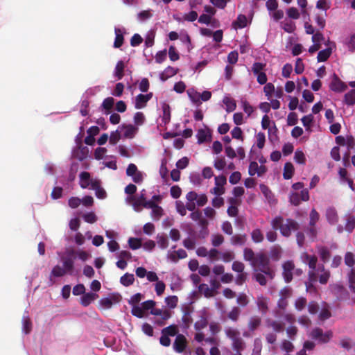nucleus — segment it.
<instances>
[{"label":"nucleus","mask_w":355,"mask_h":355,"mask_svg":"<svg viewBox=\"0 0 355 355\" xmlns=\"http://www.w3.org/2000/svg\"><path fill=\"white\" fill-rule=\"evenodd\" d=\"M198 290L201 293H203L205 297H211L214 296L215 293L213 291V289L209 288L206 284H201L198 286Z\"/></svg>","instance_id":"nucleus-34"},{"label":"nucleus","mask_w":355,"mask_h":355,"mask_svg":"<svg viewBox=\"0 0 355 355\" xmlns=\"http://www.w3.org/2000/svg\"><path fill=\"white\" fill-rule=\"evenodd\" d=\"M225 334L227 338L232 340V341L240 338L239 331L233 327H226L225 329Z\"/></svg>","instance_id":"nucleus-24"},{"label":"nucleus","mask_w":355,"mask_h":355,"mask_svg":"<svg viewBox=\"0 0 355 355\" xmlns=\"http://www.w3.org/2000/svg\"><path fill=\"white\" fill-rule=\"evenodd\" d=\"M261 324V318L258 315H254L250 318L248 322V328L250 331H254Z\"/></svg>","instance_id":"nucleus-18"},{"label":"nucleus","mask_w":355,"mask_h":355,"mask_svg":"<svg viewBox=\"0 0 355 355\" xmlns=\"http://www.w3.org/2000/svg\"><path fill=\"white\" fill-rule=\"evenodd\" d=\"M223 102L226 105V111L227 112H233L236 107V101L230 97L225 96Z\"/></svg>","instance_id":"nucleus-33"},{"label":"nucleus","mask_w":355,"mask_h":355,"mask_svg":"<svg viewBox=\"0 0 355 355\" xmlns=\"http://www.w3.org/2000/svg\"><path fill=\"white\" fill-rule=\"evenodd\" d=\"M143 42V38L139 34L135 33L130 39V45L132 46H137Z\"/></svg>","instance_id":"nucleus-62"},{"label":"nucleus","mask_w":355,"mask_h":355,"mask_svg":"<svg viewBox=\"0 0 355 355\" xmlns=\"http://www.w3.org/2000/svg\"><path fill=\"white\" fill-rule=\"evenodd\" d=\"M252 266L254 268V272H261L270 279L275 277V271L270 266V258L263 252L257 254V259Z\"/></svg>","instance_id":"nucleus-4"},{"label":"nucleus","mask_w":355,"mask_h":355,"mask_svg":"<svg viewBox=\"0 0 355 355\" xmlns=\"http://www.w3.org/2000/svg\"><path fill=\"white\" fill-rule=\"evenodd\" d=\"M145 121V116L141 112H138L135 114L134 122L137 125H141Z\"/></svg>","instance_id":"nucleus-60"},{"label":"nucleus","mask_w":355,"mask_h":355,"mask_svg":"<svg viewBox=\"0 0 355 355\" xmlns=\"http://www.w3.org/2000/svg\"><path fill=\"white\" fill-rule=\"evenodd\" d=\"M310 337L319 343L325 344L329 343L333 337V333L330 330L324 332L321 328L315 327L311 330Z\"/></svg>","instance_id":"nucleus-5"},{"label":"nucleus","mask_w":355,"mask_h":355,"mask_svg":"<svg viewBox=\"0 0 355 355\" xmlns=\"http://www.w3.org/2000/svg\"><path fill=\"white\" fill-rule=\"evenodd\" d=\"M326 218L331 225H334L338 222V217L337 211L334 207H329L326 211Z\"/></svg>","instance_id":"nucleus-20"},{"label":"nucleus","mask_w":355,"mask_h":355,"mask_svg":"<svg viewBox=\"0 0 355 355\" xmlns=\"http://www.w3.org/2000/svg\"><path fill=\"white\" fill-rule=\"evenodd\" d=\"M241 310L239 306H233L227 313V318L233 322H237L239 319Z\"/></svg>","instance_id":"nucleus-32"},{"label":"nucleus","mask_w":355,"mask_h":355,"mask_svg":"<svg viewBox=\"0 0 355 355\" xmlns=\"http://www.w3.org/2000/svg\"><path fill=\"white\" fill-rule=\"evenodd\" d=\"M80 186L83 189L88 188L90 186V189L92 188V182L97 179H92L89 173L83 171L81 172L80 175Z\"/></svg>","instance_id":"nucleus-12"},{"label":"nucleus","mask_w":355,"mask_h":355,"mask_svg":"<svg viewBox=\"0 0 355 355\" xmlns=\"http://www.w3.org/2000/svg\"><path fill=\"white\" fill-rule=\"evenodd\" d=\"M121 296L119 293L112 294L109 297H105L100 300V304L105 309H110L114 304L118 303L121 301Z\"/></svg>","instance_id":"nucleus-10"},{"label":"nucleus","mask_w":355,"mask_h":355,"mask_svg":"<svg viewBox=\"0 0 355 355\" xmlns=\"http://www.w3.org/2000/svg\"><path fill=\"white\" fill-rule=\"evenodd\" d=\"M162 110H163L162 121L165 124L168 123L171 120L170 106L168 104L164 103L162 105Z\"/></svg>","instance_id":"nucleus-38"},{"label":"nucleus","mask_w":355,"mask_h":355,"mask_svg":"<svg viewBox=\"0 0 355 355\" xmlns=\"http://www.w3.org/2000/svg\"><path fill=\"white\" fill-rule=\"evenodd\" d=\"M162 215L163 209L161 207L157 205L155 208L152 209L151 216L154 218L155 220H159Z\"/></svg>","instance_id":"nucleus-61"},{"label":"nucleus","mask_w":355,"mask_h":355,"mask_svg":"<svg viewBox=\"0 0 355 355\" xmlns=\"http://www.w3.org/2000/svg\"><path fill=\"white\" fill-rule=\"evenodd\" d=\"M251 238L252 240L257 243H261L264 239L263 234L259 228L252 230L251 232Z\"/></svg>","instance_id":"nucleus-35"},{"label":"nucleus","mask_w":355,"mask_h":355,"mask_svg":"<svg viewBox=\"0 0 355 355\" xmlns=\"http://www.w3.org/2000/svg\"><path fill=\"white\" fill-rule=\"evenodd\" d=\"M208 136H209L208 132L206 130H205L203 129H200L198 131L197 135H196V137L198 139V142L199 144L204 143L205 141H207Z\"/></svg>","instance_id":"nucleus-52"},{"label":"nucleus","mask_w":355,"mask_h":355,"mask_svg":"<svg viewBox=\"0 0 355 355\" xmlns=\"http://www.w3.org/2000/svg\"><path fill=\"white\" fill-rule=\"evenodd\" d=\"M345 230L351 233L355 228V216L349 215L347 218V223L345 224Z\"/></svg>","instance_id":"nucleus-43"},{"label":"nucleus","mask_w":355,"mask_h":355,"mask_svg":"<svg viewBox=\"0 0 355 355\" xmlns=\"http://www.w3.org/2000/svg\"><path fill=\"white\" fill-rule=\"evenodd\" d=\"M232 269L235 272L241 273L244 271L245 265L241 261H235L232 265Z\"/></svg>","instance_id":"nucleus-59"},{"label":"nucleus","mask_w":355,"mask_h":355,"mask_svg":"<svg viewBox=\"0 0 355 355\" xmlns=\"http://www.w3.org/2000/svg\"><path fill=\"white\" fill-rule=\"evenodd\" d=\"M114 32L116 37L114 42V47L120 48L123 45L124 41L123 33L118 28H115Z\"/></svg>","instance_id":"nucleus-29"},{"label":"nucleus","mask_w":355,"mask_h":355,"mask_svg":"<svg viewBox=\"0 0 355 355\" xmlns=\"http://www.w3.org/2000/svg\"><path fill=\"white\" fill-rule=\"evenodd\" d=\"M227 182L226 177L223 175L215 177V187L212 189L211 193L218 196L225 193L224 185Z\"/></svg>","instance_id":"nucleus-7"},{"label":"nucleus","mask_w":355,"mask_h":355,"mask_svg":"<svg viewBox=\"0 0 355 355\" xmlns=\"http://www.w3.org/2000/svg\"><path fill=\"white\" fill-rule=\"evenodd\" d=\"M345 263L352 268L355 263L354 256L353 253L347 252L345 255Z\"/></svg>","instance_id":"nucleus-56"},{"label":"nucleus","mask_w":355,"mask_h":355,"mask_svg":"<svg viewBox=\"0 0 355 355\" xmlns=\"http://www.w3.org/2000/svg\"><path fill=\"white\" fill-rule=\"evenodd\" d=\"M91 189L95 190V195L99 199H104L107 196L106 191L101 187L100 180H94Z\"/></svg>","instance_id":"nucleus-15"},{"label":"nucleus","mask_w":355,"mask_h":355,"mask_svg":"<svg viewBox=\"0 0 355 355\" xmlns=\"http://www.w3.org/2000/svg\"><path fill=\"white\" fill-rule=\"evenodd\" d=\"M272 228L274 230H279L282 236L288 238L292 232L297 231L300 229V224L293 218H284L282 216H277L270 222Z\"/></svg>","instance_id":"nucleus-3"},{"label":"nucleus","mask_w":355,"mask_h":355,"mask_svg":"<svg viewBox=\"0 0 355 355\" xmlns=\"http://www.w3.org/2000/svg\"><path fill=\"white\" fill-rule=\"evenodd\" d=\"M329 87L332 91L336 92H344L347 88V85L335 73L334 74V78Z\"/></svg>","instance_id":"nucleus-11"},{"label":"nucleus","mask_w":355,"mask_h":355,"mask_svg":"<svg viewBox=\"0 0 355 355\" xmlns=\"http://www.w3.org/2000/svg\"><path fill=\"white\" fill-rule=\"evenodd\" d=\"M260 189L264 196L268 200L269 202H271L272 198H273V194L270 189L265 184H260Z\"/></svg>","instance_id":"nucleus-48"},{"label":"nucleus","mask_w":355,"mask_h":355,"mask_svg":"<svg viewBox=\"0 0 355 355\" xmlns=\"http://www.w3.org/2000/svg\"><path fill=\"white\" fill-rule=\"evenodd\" d=\"M76 258V252L73 250L67 251L60 259L62 263L63 267L59 265L54 266L51 270L49 286H52L54 281L52 279V276L55 277H60L64 276L66 274L72 275L74 270V261Z\"/></svg>","instance_id":"nucleus-2"},{"label":"nucleus","mask_w":355,"mask_h":355,"mask_svg":"<svg viewBox=\"0 0 355 355\" xmlns=\"http://www.w3.org/2000/svg\"><path fill=\"white\" fill-rule=\"evenodd\" d=\"M165 302L169 308L174 309L177 306L178 298L175 295L168 296L165 298Z\"/></svg>","instance_id":"nucleus-47"},{"label":"nucleus","mask_w":355,"mask_h":355,"mask_svg":"<svg viewBox=\"0 0 355 355\" xmlns=\"http://www.w3.org/2000/svg\"><path fill=\"white\" fill-rule=\"evenodd\" d=\"M331 53L332 49L330 47L320 51L317 56L318 62H320L327 61L331 55Z\"/></svg>","instance_id":"nucleus-26"},{"label":"nucleus","mask_w":355,"mask_h":355,"mask_svg":"<svg viewBox=\"0 0 355 355\" xmlns=\"http://www.w3.org/2000/svg\"><path fill=\"white\" fill-rule=\"evenodd\" d=\"M187 94L189 95V98L191 101L196 103V104H200V93L192 89V90H188Z\"/></svg>","instance_id":"nucleus-46"},{"label":"nucleus","mask_w":355,"mask_h":355,"mask_svg":"<svg viewBox=\"0 0 355 355\" xmlns=\"http://www.w3.org/2000/svg\"><path fill=\"white\" fill-rule=\"evenodd\" d=\"M294 173V167L291 162H286L284 164L283 177L285 180L291 179Z\"/></svg>","instance_id":"nucleus-30"},{"label":"nucleus","mask_w":355,"mask_h":355,"mask_svg":"<svg viewBox=\"0 0 355 355\" xmlns=\"http://www.w3.org/2000/svg\"><path fill=\"white\" fill-rule=\"evenodd\" d=\"M128 242L129 247L132 250H137L142 246L141 239L130 237Z\"/></svg>","instance_id":"nucleus-41"},{"label":"nucleus","mask_w":355,"mask_h":355,"mask_svg":"<svg viewBox=\"0 0 355 355\" xmlns=\"http://www.w3.org/2000/svg\"><path fill=\"white\" fill-rule=\"evenodd\" d=\"M245 347V343L241 337L232 341V348L234 351H243Z\"/></svg>","instance_id":"nucleus-36"},{"label":"nucleus","mask_w":355,"mask_h":355,"mask_svg":"<svg viewBox=\"0 0 355 355\" xmlns=\"http://www.w3.org/2000/svg\"><path fill=\"white\" fill-rule=\"evenodd\" d=\"M282 253L283 250L281 246L279 245H275L270 248L269 256L272 261H277L282 258Z\"/></svg>","instance_id":"nucleus-16"},{"label":"nucleus","mask_w":355,"mask_h":355,"mask_svg":"<svg viewBox=\"0 0 355 355\" xmlns=\"http://www.w3.org/2000/svg\"><path fill=\"white\" fill-rule=\"evenodd\" d=\"M128 200L132 202L134 209L136 211H140V207L144 206V202L146 201V197L144 193H141L138 198L130 196Z\"/></svg>","instance_id":"nucleus-13"},{"label":"nucleus","mask_w":355,"mask_h":355,"mask_svg":"<svg viewBox=\"0 0 355 355\" xmlns=\"http://www.w3.org/2000/svg\"><path fill=\"white\" fill-rule=\"evenodd\" d=\"M266 325L269 328H272L275 332H282L284 329V324L277 320H268Z\"/></svg>","instance_id":"nucleus-22"},{"label":"nucleus","mask_w":355,"mask_h":355,"mask_svg":"<svg viewBox=\"0 0 355 355\" xmlns=\"http://www.w3.org/2000/svg\"><path fill=\"white\" fill-rule=\"evenodd\" d=\"M344 102L347 105H353L355 104V89L350 90L345 94Z\"/></svg>","instance_id":"nucleus-37"},{"label":"nucleus","mask_w":355,"mask_h":355,"mask_svg":"<svg viewBox=\"0 0 355 355\" xmlns=\"http://www.w3.org/2000/svg\"><path fill=\"white\" fill-rule=\"evenodd\" d=\"M265 67L266 64L261 62H254L252 67V71L254 75L262 73V71L264 69Z\"/></svg>","instance_id":"nucleus-58"},{"label":"nucleus","mask_w":355,"mask_h":355,"mask_svg":"<svg viewBox=\"0 0 355 355\" xmlns=\"http://www.w3.org/2000/svg\"><path fill=\"white\" fill-rule=\"evenodd\" d=\"M114 103V99L112 97H107L104 99L102 103V107L107 111H110Z\"/></svg>","instance_id":"nucleus-55"},{"label":"nucleus","mask_w":355,"mask_h":355,"mask_svg":"<svg viewBox=\"0 0 355 355\" xmlns=\"http://www.w3.org/2000/svg\"><path fill=\"white\" fill-rule=\"evenodd\" d=\"M32 329V322L28 317L23 318V331L26 334H29Z\"/></svg>","instance_id":"nucleus-50"},{"label":"nucleus","mask_w":355,"mask_h":355,"mask_svg":"<svg viewBox=\"0 0 355 355\" xmlns=\"http://www.w3.org/2000/svg\"><path fill=\"white\" fill-rule=\"evenodd\" d=\"M153 93L146 94H139L135 97V107L136 109H143L147 105V103L152 98Z\"/></svg>","instance_id":"nucleus-9"},{"label":"nucleus","mask_w":355,"mask_h":355,"mask_svg":"<svg viewBox=\"0 0 355 355\" xmlns=\"http://www.w3.org/2000/svg\"><path fill=\"white\" fill-rule=\"evenodd\" d=\"M135 282V277L133 274L125 273L120 278V283L124 286H129L133 284Z\"/></svg>","instance_id":"nucleus-25"},{"label":"nucleus","mask_w":355,"mask_h":355,"mask_svg":"<svg viewBox=\"0 0 355 355\" xmlns=\"http://www.w3.org/2000/svg\"><path fill=\"white\" fill-rule=\"evenodd\" d=\"M125 64L122 60L118 61L114 69V76L118 80H121L124 76Z\"/></svg>","instance_id":"nucleus-31"},{"label":"nucleus","mask_w":355,"mask_h":355,"mask_svg":"<svg viewBox=\"0 0 355 355\" xmlns=\"http://www.w3.org/2000/svg\"><path fill=\"white\" fill-rule=\"evenodd\" d=\"M235 257V255L232 251H226L220 253V258L224 262H230L232 261Z\"/></svg>","instance_id":"nucleus-57"},{"label":"nucleus","mask_w":355,"mask_h":355,"mask_svg":"<svg viewBox=\"0 0 355 355\" xmlns=\"http://www.w3.org/2000/svg\"><path fill=\"white\" fill-rule=\"evenodd\" d=\"M241 178V174L239 171L233 172L229 178V182L232 184H237Z\"/></svg>","instance_id":"nucleus-64"},{"label":"nucleus","mask_w":355,"mask_h":355,"mask_svg":"<svg viewBox=\"0 0 355 355\" xmlns=\"http://www.w3.org/2000/svg\"><path fill=\"white\" fill-rule=\"evenodd\" d=\"M224 241V237L221 234H214L211 238V243L214 247H218Z\"/></svg>","instance_id":"nucleus-54"},{"label":"nucleus","mask_w":355,"mask_h":355,"mask_svg":"<svg viewBox=\"0 0 355 355\" xmlns=\"http://www.w3.org/2000/svg\"><path fill=\"white\" fill-rule=\"evenodd\" d=\"M179 329L177 325L171 324L162 329L161 334H165L168 336H175L178 334Z\"/></svg>","instance_id":"nucleus-23"},{"label":"nucleus","mask_w":355,"mask_h":355,"mask_svg":"<svg viewBox=\"0 0 355 355\" xmlns=\"http://www.w3.org/2000/svg\"><path fill=\"white\" fill-rule=\"evenodd\" d=\"M266 275L261 272H256L254 275V277L256 279V281L261 285V286H266L267 284V280L266 278Z\"/></svg>","instance_id":"nucleus-53"},{"label":"nucleus","mask_w":355,"mask_h":355,"mask_svg":"<svg viewBox=\"0 0 355 355\" xmlns=\"http://www.w3.org/2000/svg\"><path fill=\"white\" fill-rule=\"evenodd\" d=\"M306 299L304 297H300L295 300V307L298 311L304 309L306 305Z\"/></svg>","instance_id":"nucleus-51"},{"label":"nucleus","mask_w":355,"mask_h":355,"mask_svg":"<svg viewBox=\"0 0 355 355\" xmlns=\"http://www.w3.org/2000/svg\"><path fill=\"white\" fill-rule=\"evenodd\" d=\"M290 202L294 206H298L302 202L298 193H292L289 197Z\"/></svg>","instance_id":"nucleus-63"},{"label":"nucleus","mask_w":355,"mask_h":355,"mask_svg":"<svg viewBox=\"0 0 355 355\" xmlns=\"http://www.w3.org/2000/svg\"><path fill=\"white\" fill-rule=\"evenodd\" d=\"M98 297V295L94 293H84L81 297L80 304L83 306H87L92 303V302L95 300Z\"/></svg>","instance_id":"nucleus-19"},{"label":"nucleus","mask_w":355,"mask_h":355,"mask_svg":"<svg viewBox=\"0 0 355 355\" xmlns=\"http://www.w3.org/2000/svg\"><path fill=\"white\" fill-rule=\"evenodd\" d=\"M122 128L125 130L123 137L125 138L134 137L136 132L137 131V128L131 124L123 125Z\"/></svg>","instance_id":"nucleus-27"},{"label":"nucleus","mask_w":355,"mask_h":355,"mask_svg":"<svg viewBox=\"0 0 355 355\" xmlns=\"http://www.w3.org/2000/svg\"><path fill=\"white\" fill-rule=\"evenodd\" d=\"M208 324V320L207 318L203 315L201 316L200 318L194 324V328L197 331H200L201 329L205 328Z\"/></svg>","instance_id":"nucleus-42"},{"label":"nucleus","mask_w":355,"mask_h":355,"mask_svg":"<svg viewBox=\"0 0 355 355\" xmlns=\"http://www.w3.org/2000/svg\"><path fill=\"white\" fill-rule=\"evenodd\" d=\"M268 298L266 297H264L263 295H260L257 297V305L258 306V309L261 312L262 314H266L268 312Z\"/></svg>","instance_id":"nucleus-17"},{"label":"nucleus","mask_w":355,"mask_h":355,"mask_svg":"<svg viewBox=\"0 0 355 355\" xmlns=\"http://www.w3.org/2000/svg\"><path fill=\"white\" fill-rule=\"evenodd\" d=\"M246 241V234H235L230 239V242L233 245H243Z\"/></svg>","instance_id":"nucleus-21"},{"label":"nucleus","mask_w":355,"mask_h":355,"mask_svg":"<svg viewBox=\"0 0 355 355\" xmlns=\"http://www.w3.org/2000/svg\"><path fill=\"white\" fill-rule=\"evenodd\" d=\"M233 25L234 27L237 26L240 28L245 27L247 25L246 17L244 15H239L236 21H234Z\"/></svg>","instance_id":"nucleus-44"},{"label":"nucleus","mask_w":355,"mask_h":355,"mask_svg":"<svg viewBox=\"0 0 355 355\" xmlns=\"http://www.w3.org/2000/svg\"><path fill=\"white\" fill-rule=\"evenodd\" d=\"M294 270L295 264L293 261L288 260L282 263V276L285 282L290 283L293 280Z\"/></svg>","instance_id":"nucleus-6"},{"label":"nucleus","mask_w":355,"mask_h":355,"mask_svg":"<svg viewBox=\"0 0 355 355\" xmlns=\"http://www.w3.org/2000/svg\"><path fill=\"white\" fill-rule=\"evenodd\" d=\"M236 302L241 306L245 307L249 304V299L247 295L244 293H241L237 296Z\"/></svg>","instance_id":"nucleus-45"},{"label":"nucleus","mask_w":355,"mask_h":355,"mask_svg":"<svg viewBox=\"0 0 355 355\" xmlns=\"http://www.w3.org/2000/svg\"><path fill=\"white\" fill-rule=\"evenodd\" d=\"M348 282L350 290L355 293V268H352L348 273Z\"/></svg>","instance_id":"nucleus-39"},{"label":"nucleus","mask_w":355,"mask_h":355,"mask_svg":"<svg viewBox=\"0 0 355 355\" xmlns=\"http://www.w3.org/2000/svg\"><path fill=\"white\" fill-rule=\"evenodd\" d=\"M320 219V214L315 209L313 208L309 214V226H315Z\"/></svg>","instance_id":"nucleus-40"},{"label":"nucleus","mask_w":355,"mask_h":355,"mask_svg":"<svg viewBox=\"0 0 355 355\" xmlns=\"http://www.w3.org/2000/svg\"><path fill=\"white\" fill-rule=\"evenodd\" d=\"M243 258L245 261H250L251 266H252L257 259V254L251 248H245L243 250Z\"/></svg>","instance_id":"nucleus-28"},{"label":"nucleus","mask_w":355,"mask_h":355,"mask_svg":"<svg viewBox=\"0 0 355 355\" xmlns=\"http://www.w3.org/2000/svg\"><path fill=\"white\" fill-rule=\"evenodd\" d=\"M187 340L183 334H178L173 345V349L178 353H182L187 347Z\"/></svg>","instance_id":"nucleus-8"},{"label":"nucleus","mask_w":355,"mask_h":355,"mask_svg":"<svg viewBox=\"0 0 355 355\" xmlns=\"http://www.w3.org/2000/svg\"><path fill=\"white\" fill-rule=\"evenodd\" d=\"M294 159L296 162L299 164H304L306 162V157L304 153L302 150H297L295 152Z\"/></svg>","instance_id":"nucleus-49"},{"label":"nucleus","mask_w":355,"mask_h":355,"mask_svg":"<svg viewBox=\"0 0 355 355\" xmlns=\"http://www.w3.org/2000/svg\"><path fill=\"white\" fill-rule=\"evenodd\" d=\"M305 259L309 268L308 276L310 285L317 282L318 279L321 284H326L330 277L329 270L325 269L324 264L317 266L318 258L315 255L306 254Z\"/></svg>","instance_id":"nucleus-1"},{"label":"nucleus","mask_w":355,"mask_h":355,"mask_svg":"<svg viewBox=\"0 0 355 355\" xmlns=\"http://www.w3.org/2000/svg\"><path fill=\"white\" fill-rule=\"evenodd\" d=\"M316 248L323 263L328 262L331 257V252L327 246L323 245H318Z\"/></svg>","instance_id":"nucleus-14"}]
</instances>
